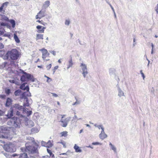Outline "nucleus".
<instances>
[{
	"mask_svg": "<svg viewBox=\"0 0 158 158\" xmlns=\"http://www.w3.org/2000/svg\"><path fill=\"white\" fill-rule=\"evenodd\" d=\"M35 139L32 140L26 143L25 144V148H22L21 149L23 152H27L29 154L38 153V148L39 147V143H37L35 141ZM19 158H29L27 154L24 153L20 154Z\"/></svg>",
	"mask_w": 158,
	"mask_h": 158,
	"instance_id": "1",
	"label": "nucleus"
},
{
	"mask_svg": "<svg viewBox=\"0 0 158 158\" xmlns=\"http://www.w3.org/2000/svg\"><path fill=\"white\" fill-rule=\"evenodd\" d=\"M23 120L26 123L28 120V119L25 116L21 115L19 118L16 117L12 118L7 122V124L13 126L15 128L20 127V124Z\"/></svg>",
	"mask_w": 158,
	"mask_h": 158,
	"instance_id": "2",
	"label": "nucleus"
},
{
	"mask_svg": "<svg viewBox=\"0 0 158 158\" xmlns=\"http://www.w3.org/2000/svg\"><path fill=\"white\" fill-rule=\"evenodd\" d=\"M20 55L19 52L16 49H13L8 51L4 56L5 59H8L10 57L12 60H17Z\"/></svg>",
	"mask_w": 158,
	"mask_h": 158,
	"instance_id": "3",
	"label": "nucleus"
},
{
	"mask_svg": "<svg viewBox=\"0 0 158 158\" xmlns=\"http://www.w3.org/2000/svg\"><path fill=\"white\" fill-rule=\"evenodd\" d=\"M20 70L21 71L23 74V75L20 77V81L22 82L29 81H31L32 82H34L35 81V78L33 75L24 71L22 69H20Z\"/></svg>",
	"mask_w": 158,
	"mask_h": 158,
	"instance_id": "4",
	"label": "nucleus"
},
{
	"mask_svg": "<svg viewBox=\"0 0 158 158\" xmlns=\"http://www.w3.org/2000/svg\"><path fill=\"white\" fill-rule=\"evenodd\" d=\"M10 128L6 126L0 127V138H8L6 135L9 133Z\"/></svg>",
	"mask_w": 158,
	"mask_h": 158,
	"instance_id": "5",
	"label": "nucleus"
},
{
	"mask_svg": "<svg viewBox=\"0 0 158 158\" xmlns=\"http://www.w3.org/2000/svg\"><path fill=\"white\" fill-rule=\"evenodd\" d=\"M4 148L6 151L10 152H15L16 151L15 145L11 143L5 145Z\"/></svg>",
	"mask_w": 158,
	"mask_h": 158,
	"instance_id": "6",
	"label": "nucleus"
},
{
	"mask_svg": "<svg viewBox=\"0 0 158 158\" xmlns=\"http://www.w3.org/2000/svg\"><path fill=\"white\" fill-rule=\"evenodd\" d=\"M80 67L81 68L82 72V74L84 78H85L88 74V72L86 65L85 64L81 63V64Z\"/></svg>",
	"mask_w": 158,
	"mask_h": 158,
	"instance_id": "7",
	"label": "nucleus"
},
{
	"mask_svg": "<svg viewBox=\"0 0 158 158\" xmlns=\"http://www.w3.org/2000/svg\"><path fill=\"white\" fill-rule=\"evenodd\" d=\"M71 117H68L65 119H61L60 122H61L62 124L61 126L63 127H66L67 126L68 123L70 121Z\"/></svg>",
	"mask_w": 158,
	"mask_h": 158,
	"instance_id": "8",
	"label": "nucleus"
},
{
	"mask_svg": "<svg viewBox=\"0 0 158 158\" xmlns=\"http://www.w3.org/2000/svg\"><path fill=\"white\" fill-rule=\"evenodd\" d=\"M45 11L44 10H41L35 16V19H40L44 17L45 16Z\"/></svg>",
	"mask_w": 158,
	"mask_h": 158,
	"instance_id": "9",
	"label": "nucleus"
},
{
	"mask_svg": "<svg viewBox=\"0 0 158 158\" xmlns=\"http://www.w3.org/2000/svg\"><path fill=\"white\" fill-rule=\"evenodd\" d=\"M14 109L13 108L11 107L10 109L8 111L7 114L5 115L7 117V118H11L12 117L13 115Z\"/></svg>",
	"mask_w": 158,
	"mask_h": 158,
	"instance_id": "10",
	"label": "nucleus"
},
{
	"mask_svg": "<svg viewBox=\"0 0 158 158\" xmlns=\"http://www.w3.org/2000/svg\"><path fill=\"white\" fill-rule=\"evenodd\" d=\"M14 106V108L19 110H21L22 109L23 112H24L26 110L25 108L23 106H20L18 104H15Z\"/></svg>",
	"mask_w": 158,
	"mask_h": 158,
	"instance_id": "11",
	"label": "nucleus"
},
{
	"mask_svg": "<svg viewBox=\"0 0 158 158\" xmlns=\"http://www.w3.org/2000/svg\"><path fill=\"white\" fill-rule=\"evenodd\" d=\"M12 100L11 99L9 98H7L5 103V106L7 107H9L12 104Z\"/></svg>",
	"mask_w": 158,
	"mask_h": 158,
	"instance_id": "12",
	"label": "nucleus"
},
{
	"mask_svg": "<svg viewBox=\"0 0 158 158\" xmlns=\"http://www.w3.org/2000/svg\"><path fill=\"white\" fill-rule=\"evenodd\" d=\"M118 96L119 97L125 96L123 92L119 87H118Z\"/></svg>",
	"mask_w": 158,
	"mask_h": 158,
	"instance_id": "13",
	"label": "nucleus"
},
{
	"mask_svg": "<svg viewBox=\"0 0 158 158\" xmlns=\"http://www.w3.org/2000/svg\"><path fill=\"white\" fill-rule=\"evenodd\" d=\"M50 4V2L49 1H46L44 2L43 6H42V8L46 9Z\"/></svg>",
	"mask_w": 158,
	"mask_h": 158,
	"instance_id": "14",
	"label": "nucleus"
},
{
	"mask_svg": "<svg viewBox=\"0 0 158 158\" xmlns=\"http://www.w3.org/2000/svg\"><path fill=\"white\" fill-rule=\"evenodd\" d=\"M73 148L75 150V151L76 152H82L81 149L77 144H75Z\"/></svg>",
	"mask_w": 158,
	"mask_h": 158,
	"instance_id": "15",
	"label": "nucleus"
},
{
	"mask_svg": "<svg viewBox=\"0 0 158 158\" xmlns=\"http://www.w3.org/2000/svg\"><path fill=\"white\" fill-rule=\"evenodd\" d=\"M70 60L69 61V64L67 65V69H69L70 67H72L73 65V63L71 56H70Z\"/></svg>",
	"mask_w": 158,
	"mask_h": 158,
	"instance_id": "16",
	"label": "nucleus"
},
{
	"mask_svg": "<svg viewBox=\"0 0 158 158\" xmlns=\"http://www.w3.org/2000/svg\"><path fill=\"white\" fill-rule=\"evenodd\" d=\"M47 151L50 155L49 156V157H50V158H55L54 154L52 153V151L51 150L47 148Z\"/></svg>",
	"mask_w": 158,
	"mask_h": 158,
	"instance_id": "17",
	"label": "nucleus"
},
{
	"mask_svg": "<svg viewBox=\"0 0 158 158\" xmlns=\"http://www.w3.org/2000/svg\"><path fill=\"white\" fill-rule=\"evenodd\" d=\"M44 35L43 34H37L36 35L35 39L36 40L40 39H43Z\"/></svg>",
	"mask_w": 158,
	"mask_h": 158,
	"instance_id": "18",
	"label": "nucleus"
},
{
	"mask_svg": "<svg viewBox=\"0 0 158 158\" xmlns=\"http://www.w3.org/2000/svg\"><path fill=\"white\" fill-rule=\"evenodd\" d=\"M8 3L9 2H6L3 3L2 4L1 6L0 7V12H2V11L3 7L5 6H6V7Z\"/></svg>",
	"mask_w": 158,
	"mask_h": 158,
	"instance_id": "19",
	"label": "nucleus"
},
{
	"mask_svg": "<svg viewBox=\"0 0 158 158\" xmlns=\"http://www.w3.org/2000/svg\"><path fill=\"white\" fill-rule=\"evenodd\" d=\"M53 144L52 143L51 140H49L47 142H46V147L50 148L52 147Z\"/></svg>",
	"mask_w": 158,
	"mask_h": 158,
	"instance_id": "20",
	"label": "nucleus"
},
{
	"mask_svg": "<svg viewBox=\"0 0 158 158\" xmlns=\"http://www.w3.org/2000/svg\"><path fill=\"white\" fill-rule=\"evenodd\" d=\"M24 102L23 103V106L25 108L26 106H29V104L28 98H26V99L24 100Z\"/></svg>",
	"mask_w": 158,
	"mask_h": 158,
	"instance_id": "21",
	"label": "nucleus"
},
{
	"mask_svg": "<svg viewBox=\"0 0 158 158\" xmlns=\"http://www.w3.org/2000/svg\"><path fill=\"white\" fill-rule=\"evenodd\" d=\"M14 38L16 43H19L20 42V40L19 39L18 36L16 34H14Z\"/></svg>",
	"mask_w": 158,
	"mask_h": 158,
	"instance_id": "22",
	"label": "nucleus"
},
{
	"mask_svg": "<svg viewBox=\"0 0 158 158\" xmlns=\"http://www.w3.org/2000/svg\"><path fill=\"white\" fill-rule=\"evenodd\" d=\"M109 145L111 149L113 150L115 153L116 152V148L110 142L109 143Z\"/></svg>",
	"mask_w": 158,
	"mask_h": 158,
	"instance_id": "23",
	"label": "nucleus"
},
{
	"mask_svg": "<svg viewBox=\"0 0 158 158\" xmlns=\"http://www.w3.org/2000/svg\"><path fill=\"white\" fill-rule=\"evenodd\" d=\"M115 69L113 68H110L109 69V73L110 76L114 75L115 74Z\"/></svg>",
	"mask_w": 158,
	"mask_h": 158,
	"instance_id": "24",
	"label": "nucleus"
},
{
	"mask_svg": "<svg viewBox=\"0 0 158 158\" xmlns=\"http://www.w3.org/2000/svg\"><path fill=\"white\" fill-rule=\"evenodd\" d=\"M36 28L38 30L37 31L38 33H42V31H41L42 28V26L40 25H38L36 26Z\"/></svg>",
	"mask_w": 158,
	"mask_h": 158,
	"instance_id": "25",
	"label": "nucleus"
},
{
	"mask_svg": "<svg viewBox=\"0 0 158 158\" xmlns=\"http://www.w3.org/2000/svg\"><path fill=\"white\" fill-rule=\"evenodd\" d=\"M23 113L25 114L26 113L27 116H29L32 113V112L31 110L27 111L26 110L24 112H23Z\"/></svg>",
	"mask_w": 158,
	"mask_h": 158,
	"instance_id": "26",
	"label": "nucleus"
},
{
	"mask_svg": "<svg viewBox=\"0 0 158 158\" xmlns=\"http://www.w3.org/2000/svg\"><path fill=\"white\" fill-rule=\"evenodd\" d=\"M12 25V27L14 28L15 25V22L14 19H10L9 21Z\"/></svg>",
	"mask_w": 158,
	"mask_h": 158,
	"instance_id": "27",
	"label": "nucleus"
},
{
	"mask_svg": "<svg viewBox=\"0 0 158 158\" xmlns=\"http://www.w3.org/2000/svg\"><path fill=\"white\" fill-rule=\"evenodd\" d=\"M1 18L2 20H4L6 21H9L8 18L5 15H2V16Z\"/></svg>",
	"mask_w": 158,
	"mask_h": 158,
	"instance_id": "28",
	"label": "nucleus"
},
{
	"mask_svg": "<svg viewBox=\"0 0 158 158\" xmlns=\"http://www.w3.org/2000/svg\"><path fill=\"white\" fill-rule=\"evenodd\" d=\"M21 91L20 89H17L15 90L14 92V94L16 96H18L21 93Z\"/></svg>",
	"mask_w": 158,
	"mask_h": 158,
	"instance_id": "29",
	"label": "nucleus"
},
{
	"mask_svg": "<svg viewBox=\"0 0 158 158\" xmlns=\"http://www.w3.org/2000/svg\"><path fill=\"white\" fill-rule=\"evenodd\" d=\"M67 132L66 131H63L60 133L61 137H66L67 135Z\"/></svg>",
	"mask_w": 158,
	"mask_h": 158,
	"instance_id": "30",
	"label": "nucleus"
},
{
	"mask_svg": "<svg viewBox=\"0 0 158 158\" xmlns=\"http://www.w3.org/2000/svg\"><path fill=\"white\" fill-rule=\"evenodd\" d=\"M70 23V21L69 19H66L64 23L67 26L69 25Z\"/></svg>",
	"mask_w": 158,
	"mask_h": 158,
	"instance_id": "31",
	"label": "nucleus"
},
{
	"mask_svg": "<svg viewBox=\"0 0 158 158\" xmlns=\"http://www.w3.org/2000/svg\"><path fill=\"white\" fill-rule=\"evenodd\" d=\"M31 131L34 133H37L39 131V130L37 128L34 127L31 129Z\"/></svg>",
	"mask_w": 158,
	"mask_h": 158,
	"instance_id": "32",
	"label": "nucleus"
},
{
	"mask_svg": "<svg viewBox=\"0 0 158 158\" xmlns=\"http://www.w3.org/2000/svg\"><path fill=\"white\" fill-rule=\"evenodd\" d=\"M27 84V82H25V83H24L22 84L20 86V88L21 89L23 90L25 88V85H26Z\"/></svg>",
	"mask_w": 158,
	"mask_h": 158,
	"instance_id": "33",
	"label": "nucleus"
},
{
	"mask_svg": "<svg viewBox=\"0 0 158 158\" xmlns=\"http://www.w3.org/2000/svg\"><path fill=\"white\" fill-rule=\"evenodd\" d=\"M40 50L42 52V54H46L47 53V50L44 48H43Z\"/></svg>",
	"mask_w": 158,
	"mask_h": 158,
	"instance_id": "34",
	"label": "nucleus"
},
{
	"mask_svg": "<svg viewBox=\"0 0 158 158\" xmlns=\"http://www.w3.org/2000/svg\"><path fill=\"white\" fill-rule=\"evenodd\" d=\"M36 22H38L40 23L41 24L43 25L44 26H45L47 24V23H44L43 20H38L36 21Z\"/></svg>",
	"mask_w": 158,
	"mask_h": 158,
	"instance_id": "35",
	"label": "nucleus"
},
{
	"mask_svg": "<svg viewBox=\"0 0 158 158\" xmlns=\"http://www.w3.org/2000/svg\"><path fill=\"white\" fill-rule=\"evenodd\" d=\"M6 94L8 95L11 93V90L9 89H5Z\"/></svg>",
	"mask_w": 158,
	"mask_h": 158,
	"instance_id": "36",
	"label": "nucleus"
},
{
	"mask_svg": "<svg viewBox=\"0 0 158 158\" xmlns=\"http://www.w3.org/2000/svg\"><path fill=\"white\" fill-rule=\"evenodd\" d=\"M21 98L22 99H24V100L26 99V98H28L26 96V93H23L21 95Z\"/></svg>",
	"mask_w": 158,
	"mask_h": 158,
	"instance_id": "37",
	"label": "nucleus"
},
{
	"mask_svg": "<svg viewBox=\"0 0 158 158\" xmlns=\"http://www.w3.org/2000/svg\"><path fill=\"white\" fill-rule=\"evenodd\" d=\"M107 136L106 134L105 133H104L102 134L101 137H99L100 138H106L107 137Z\"/></svg>",
	"mask_w": 158,
	"mask_h": 158,
	"instance_id": "38",
	"label": "nucleus"
},
{
	"mask_svg": "<svg viewBox=\"0 0 158 158\" xmlns=\"http://www.w3.org/2000/svg\"><path fill=\"white\" fill-rule=\"evenodd\" d=\"M101 129H102V131L101 132V133L99 135V137H101L102 135V134L103 133H105L104 131V128L103 127V126L101 128Z\"/></svg>",
	"mask_w": 158,
	"mask_h": 158,
	"instance_id": "39",
	"label": "nucleus"
},
{
	"mask_svg": "<svg viewBox=\"0 0 158 158\" xmlns=\"http://www.w3.org/2000/svg\"><path fill=\"white\" fill-rule=\"evenodd\" d=\"M58 143L62 144L63 145V147L64 148H65L66 147L65 145L66 143L64 141H61V142H58Z\"/></svg>",
	"mask_w": 158,
	"mask_h": 158,
	"instance_id": "40",
	"label": "nucleus"
},
{
	"mask_svg": "<svg viewBox=\"0 0 158 158\" xmlns=\"http://www.w3.org/2000/svg\"><path fill=\"white\" fill-rule=\"evenodd\" d=\"M23 90H26L27 92H29V87L28 85L25 86V88Z\"/></svg>",
	"mask_w": 158,
	"mask_h": 158,
	"instance_id": "41",
	"label": "nucleus"
},
{
	"mask_svg": "<svg viewBox=\"0 0 158 158\" xmlns=\"http://www.w3.org/2000/svg\"><path fill=\"white\" fill-rule=\"evenodd\" d=\"M3 154L7 158H9V157H10V155L9 153H3Z\"/></svg>",
	"mask_w": 158,
	"mask_h": 158,
	"instance_id": "42",
	"label": "nucleus"
},
{
	"mask_svg": "<svg viewBox=\"0 0 158 158\" xmlns=\"http://www.w3.org/2000/svg\"><path fill=\"white\" fill-rule=\"evenodd\" d=\"M41 145L42 146L46 147V142L42 141L41 142Z\"/></svg>",
	"mask_w": 158,
	"mask_h": 158,
	"instance_id": "43",
	"label": "nucleus"
},
{
	"mask_svg": "<svg viewBox=\"0 0 158 158\" xmlns=\"http://www.w3.org/2000/svg\"><path fill=\"white\" fill-rule=\"evenodd\" d=\"M51 66H52V64H49L47 65L46 66V68L48 70H49L50 69V68L51 67Z\"/></svg>",
	"mask_w": 158,
	"mask_h": 158,
	"instance_id": "44",
	"label": "nucleus"
},
{
	"mask_svg": "<svg viewBox=\"0 0 158 158\" xmlns=\"http://www.w3.org/2000/svg\"><path fill=\"white\" fill-rule=\"evenodd\" d=\"M7 25V23L4 22H2L0 23V25L1 26H6Z\"/></svg>",
	"mask_w": 158,
	"mask_h": 158,
	"instance_id": "45",
	"label": "nucleus"
},
{
	"mask_svg": "<svg viewBox=\"0 0 158 158\" xmlns=\"http://www.w3.org/2000/svg\"><path fill=\"white\" fill-rule=\"evenodd\" d=\"M140 72L142 75V76L143 78V79H144L145 77V75H144V73H143L142 70H141L140 71Z\"/></svg>",
	"mask_w": 158,
	"mask_h": 158,
	"instance_id": "46",
	"label": "nucleus"
},
{
	"mask_svg": "<svg viewBox=\"0 0 158 158\" xmlns=\"http://www.w3.org/2000/svg\"><path fill=\"white\" fill-rule=\"evenodd\" d=\"M6 97V96L4 94L0 95V98L2 99H5Z\"/></svg>",
	"mask_w": 158,
	"mask_h": 158,
	"instance_id": "47",
	"label": "nucleus"
},
{
	"mask_svg": "<svg viewBox=\"0 0 158 158\" xmlns=\"http://www.w3.org/2000/svg\"><path fill=\"white\" fill-rule=\"evenodd\" d=\"M47 56L46 54H42V57L44 60H45Z\"/></svg>",
	"mask_w": 158,
	"mask_h": 158,
	"instance_id": "48",
	"label": "nucleus"
},
{
	"mask_svg": "<svg viewBox=\"0 0 158 158\" xmlns=\"http://www.w3.org/2000/svg\"><path fill=\"white\" fill-rule=\"evenodd\" d=\"M92 144L93 145H97L101 144L100 143L98 142H94L92 143Z\"/></svg>",
	"mask_w": 158,
	"mask_h": 158,
	"instance_id": "49",
	"label": "nucleus"
},
{
	"mask_svg": "<svg viewBox=\"0 0 158 158\" xmlns=\"http://www.w3.org/2000/svg\"><path fill=\"white\" fill-rule=\"evenodd\" d=\"M4 46L3 44L1 43H0V49H2L4 48Z\"/></svg>",
	"mask_w": 158,
	"mask_h": 158,
	"instance_id": "50",
	"label": "nucleus"
},
{
	"mask_svg": "<svg viewBox=\"0 0 158 158\" xmlns=\"http://www.w3.org/2000/svg\"><path fill=\"white\" fill-rule=\"evenodd\" d=\"M18 155H19L15 153L13 154L12 156L10 155V158H12V157H15L16 156H18Z\"/></svg>",
	"mask_w": 158,
	"mask_h": 158,
	"instance_id": "51",
	"label": "nucleus"
},
{
	"mask_svg": "<svg viewBox=\"0 0 158 158\" xmlns=\"http://www.w3.org/2000/svg\"><path fill=\"white\" fill-rule=\"evenodd\" d=\"M26 93V96H31V93H30V92H26L25 93Z\"/></svg>",
	"mask_w": 158,
	"mask_h": 158,
	"instance_id": "52",
	"label": "nucleus"
},
{
	"mask_svg": "<svg viewBox=\"0 0 158 158\" xmlns=\"http://www.w3.org/2000/svg\"><path fill=\"white\" fill-rule=\"evenodd\" d=\"M49 52L51 53H52L54 56H55L56 55V52L55 51H50Z\"/></svg>",
	"mask_w": 158,
	"mask_h": 158,
	"instance_id": "53",
	"label": "nucleus"
},
{
	"mask_svg": "<svg viewBox=\"0 0 158 158\" xmlns=\"http://www.w3.org/2000/svg\"><path fill=\"white\" fill-rule=\"evenodd\" d=\"M155 10L156 11V13L158 14V4L155 7Z\"/></svg>",
	"mask_w": 158,
	"mask_h": 158,
	"instance_id": "54",
	"label": "nucleus"
},
{
	"mask_svg": "<svg viewBox=\"0 0 158 158\" xmlns=\"http://www.w3.org/2000/svg\"><path fill=\"white\" fill-rule=\"evenodd\" d=\"M68 91L69 92L71 93L72 94H73L74 93V92H73V91L72 90V89H69Z\"/></svg>",
	"mask_w": 158,
	"mask_h": 158,
	"instance_id": "55",
	"label": "nucleus"
},
{
	"mask_svg": "<svg viewBox=\"0 0 158 158\" xmlns=\"http://www.w3.org/2000/svg\"><path fill=\"white\" fill-rule=\"evenodd\" d=\"M80 102L79 101H78L77 100V101H76V102L74 103L73 104V105H75L76 104H79L80 103Z\"/></svg>",
	"mask_w": 158,
	"mask_h": 158,
	"instance_id": "56",
	"label": "nucleus"
},
{
	"mask_svg": "<svg viewBox=\"0 0 158 158\" xmlns=\"http://www.w3.org/2000/svg\"><path fill=\"white\" fill-rule=\"evenodd\" d=\"M9 81L11 83H15L16 84L15 81V80H10Z\"/></svg>",
	"mask_w": 158,
	"mask_h": 158,
	"instance_id": "57",
	"label": "nucleus"
},
{
	"mask_svg": "<svg viewBox=\"0 0 158 158\" xmlns=\"http://www.w3.org/2000/svg\"><path fill=\"white\" fill-rule=\"evenodd\" d=\"M4 112L0 109V116H2L4 114Z\"/></svg>",
	"mask_w": 158,
	"mask_h": 158,
	"instance_id": "58",
	"label": "nucleus"
},
{
	"mask_svg": "<svg viewBox=\"0 0 158 158\" xmlns=\"http://www.w3.org/2000/svg\"><path fill=\"white\" fill-rule=\"evenodd\" d=\"M46 28V27H44L42 26V29H41V31H42V33H44V29H45Z\"/></svg>",
	"mask_w": 158,
	"mask_h": 158,
	"instance_id": "59",
	"label": "nucleus"
},
{
	"mask_svg": "<svg viewBox=\"0 0 158 158\" xmlns=\"http://www.w3.org/2000/svg\"><path fill=\"white\" fill-rule=\"evenodd\" d=\"M16 115L18 116H19V118L21 114H20V113L19 111H17L16 112Z\"/></svg>",
	"mask_w": 158,
	"mask_h": 158,
	"instance_id": "60",
	"label": "nucleus"
},
{
	"mask_svg": "<svg viewBox=\"0 0 158 158\" xmlns=\"http://www.w3.org/2000/svg\"><path fill=\"white\" fill-rule=\"evenodd\" d=\"M109 5L110 6V7H111V9H112V10L113 11V12H114V8L111 5V4H110V3H109Z\"/></svg>",
	"mask_w": 158,
	"mask_h": 158,
	"instance_id": "61",
	"label": "nucleus"
},
{
	"mask_svg": "<svg viewBox=\"0 0 158 158\" xmlns=\"http://www.w3.org/2000/svg\"><path fill=\"white\" fill-rule=\"evenodd\" d=\"M135 42V38H134V39H133V46H135V45L136 44Z\"/></svg>",
	"mask_w": 158,
	"mask_h": 158,
	"instance_id": "62",
	"label": "nucleus"
},
{
	"mask_svg": "<svg viewBox=\"0 0 158 158\" xmlns=\"http://www.w3.org/2000/svg\"><path fill=\"white\" fill-rule=\"evenodd\" d=\"M69 152V151H67L65 153H62L60 155H68V152Z\"/></svg>",
	"mask_w": 158,
	"mask_h": 158,
	"instance_id": "63",
	"label": "nucleus"
},
{
	"mask_svg": "<svg viewBox=\"0 0 158 158\" xmlns=\"http://www.w3.org/2000/svg\"><path fill=\"white\" fill-rule=\"evenodd\" d=\"M52 94L53 96L54 97H57L58 96V95L57 94H56L52 93Z\"/></svg>",
	"mask_w": 158,
	"mask_h": 158,
	"instance_id": "64",
	"label": "nucleus"
}]
</instances>
